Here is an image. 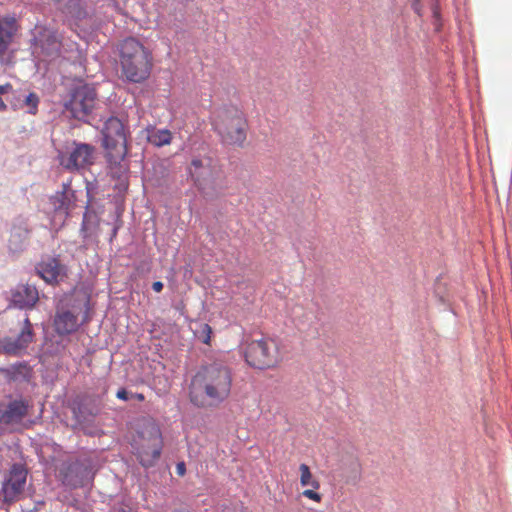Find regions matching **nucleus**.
<instances>
[{
  "mask_svg": "<svg viewBox=\"0 0 512 512\" xmlns=\"http://www.w3.org/2000/svg\"><path fill=\"white\" fill-rule=\"evenodd\" d=\"M29 229L24 220L13 222L7 240V248L10 254L16 255L24 251L28 245Z\"/></svg>",
  "mask_w": 512,
  "mask_h": 512,
  "instance_id": "f3484780",
  "label": "nucleus"
},
{
  "mask_svg": "<svg viewBox=\"0 0 512 512\" xmlns=\"http://www.w3.org/2000/svg\"><path fill=\"white\" fill-rule=\"evenodd\" d=\"M119 52L122 74L128 81L140 83L149 77L152 68L151 55L138 40H123Z\"/></svg>",
  "mask_w": 512,
  "mask_h": 512,
  "instance_id": "f03ea898",
  "label": "nucleus"
},
{
  "mask_svg": "<svg viewBox=\"0 0 512 512\" xmlns=\"http://www.w3.org/2000/svg\"><path fill=\"white\" fill-rule=\"evenodd\" d=\"M152 289L157 293L161 292L163 289V283L161 281L154 282L152 284Z\"/></svg>",
  "mask_w": 512,
  "mask_h": 512,
  "instance_id": "c756f323",
  "label": "nucleus"
},
{
  "mask_svg": "<svg viewBox=\"0 0 512 512\" xmlns=\"http://www.w3.org/2000/svg\"><path fill=\"white\" fill-rule=\"evenodd\" d=\"M39 300V292L36 286L31 284H18L10 291V305L13 307L30 310Z\"/></svg>",
  "mask_w": 512,
  "mask_h": 512,
  "instance_id": "2eb2a0df",
  "label": "nucleus"
},
{
  "mask_svg": "<svg viewBox=\"0 0 512 512\" xmlns=\"http://www.w3.org/2000/svg\"><path fill=\"white\" fill-rule=\"evenodd\" d=\"M86 302L84 299L65 298L56 307L53 319L55 332L60 335H69L78 330L83 321L79 316L83 312Z\"/></svg>",
  "mask_w": 512,
  "mask_h": 512,
  "instance_id": "423d86ee",
  "label": "nucleus"
},
{
  "mask_svg": "<svg viewBox=\"0 0 512 512\" xmlns=\"http://www.w3.org/2000/svg\"><path fill=\"white\" fill-rule=\"evenodd\" d=\"M432 12H433V17L435 19V25H436V28L438 29V21H439V12H438V8L436 6H433L432 7Z\"/></svg>",
  "mask_w": 512,
  "mask_h": 512,
  "instance_id": "7c9ffc66",
  "label": "nucleus"
},
{
  "mask_svg": "<svg viewBox=\"0 0 512 512\" xmlns=\"http://www.w3.org/2000/svg\"><path fill=\"white\" fill-rule=\"evenodd\" d=\"M57 8L66 16L82 20L86 17L87 12L82 8L80 0H54Z\"/></svg>",
  "mask_w": 512,
  "mask_h": 512,
  "instance_id": "aec40b11",
  "label": "nucleus"
},
{
  "mask_svg": "<svg viewBox=\"0 0 512 512\" xmlns=\"http://www.w3.org/2000/svg\"><path fill=\"white\" fill-rule=\"evenodd\" d=\"M137 456L142 466L154 465L162 451V437L159 427L152 421H147L138 432L134 441Z\"/></svg>",
  "mask_w": 512,
  "mask_h": 512,
  "instance_id": "39448f33",
  "label": "nucleus"
},
{
  "mask_svg": "<svg viewBox=\"0 0 512 512\" xmlns=\"http://www.w3.org/2000/svg\"><path fill=\"white\" fill-rule=\"evenodd\" d=\"M413 9L414 11L418 14V15H421L420 13V3H419V0H414L413 4Z\"/></svg>",
  "mask_w": 512,
  "mask_h": 512,
  "instance_id": "2f4dec72",
  "label": "nucleus"
},
{
  "mask_svg": "<svg viewBox=\"0 0 512 512\" xmlns=\"http://www.w3.org/2000/svg\"><path fill=\"white\" fill-rule=\"evenodd\" d=\"M354 471H355V473H358V471H359L358 463H354Z\"/></svg>",
  "mask_w": 512,
  "mask_h": 512,
  "instance_id": "72a5a7b5",
  "label": "nucleus"
},
{
  "mask_svg": "<svg viewBox=\"0 0 512 512\" xmlns=\"http://www.w3.org/2000/svg\"><path fill=\"white\" fill-rule=\"evenodd\" d=\"M61 40L56 30L36 25L32 30V54L38 61H50L60 54Z\"/></svg>",
  "mask_w": 512,
  "mask_h": 512,
  "instance_id": "0eeeda50",
  "label": "nucleus"
},
{
  "mask_svg": "<svg viewBox=\"0 0 512 512\" xmlns=\"http://www.w3.org/2000/svg\"><path fill=\"white\" fill-rule=\"evenodd\" d=\"M186 472V467L184 462H179L176 466V473L179 476H183Z\"/></svg>",
  "mask_w": 512,
  "mask_h": 512,
  "instance_id": "c85d7f7f",
  "label": "nucleus"
},
{
  "mask_svg": "<svg viewBox=\"0 0 512 512\" xmlns=\"http://www.w3.org/2000/svg\"><path fill=\"white\" fill-rule=\"evenodd\" d=\"M202 336L201 340L203 343L208 344L210 341L211 328L208 324H203L201 327Z\"/></svg>",
  "mask_w": 512,
  "mask_h": 512,
  "instance_id": "bb28decb",
  "label": "nucleus"
},
{
  "mask_svg": "<svg viewBox=\"0 0 512 512\" xmlns=\"http://www.w3.org/2000/svg\"><path fill=\"white\" fill-rule=\"evenodd\" d=\"M116 396H117V398L124 400V401L129 399V393L125 389L118 390Z\"/></svg>",
  "mask_w": 512,
  "mask_h": 512,
  "instance_id": "cd10ccee",
  "label": "nucleus"
},
{
  "mask_svg": "<svg viewBox=\"0 0 512 512\" xmlns=\"http://www.w3.org/2000/svg\"><path fill=\"white\" fill-rule=\"evenodd\" d=\"M213 126L222 140L229 144H242L246 139V121L243 113L235 107L219 110Z\"/></svg>",
  "mask_w": 512,
  "mask_h": 512,
  "instance_id": "7ed1b4c3",
  "label": "nucleus"
},
{
  "mask_svg": "<svg viewBox=\"0 0 512 512\" xmlns=\"http://www.w3.org/2000/svg\"><path fill=\"white\" fill-rule=\"evenodd\" d=\"M245 358L247 363L255 368L272 367L279 360L278 345L270 338L254 339L247 345Z\"/></svg>",
  "mask_w": 512,
  "mask_h": 512,
  "instance_id": "1a4fd4ad",
  "label": "nucleus"
},
{
  "mask_svg": "<svg viewBox=\"0 0 512 512\" xmlns=\"http://www.w3.org/2000/svg\"><path fill=\"white\" fill-rule=\"evenodd\" d=\"M12 90V86L9 83L0 85V111L6 110L7 106L2 100V96L8 94Z\"/></svg>",
  "mask_w": 512,
  "mask_h": 512,
  "instance_id": "a878e982",
  "label": "nucleus"
},
{
  "mask_svg": "<svg viewBox=\"0 0 512 512\" xmlns=\"http://www.w3.org/2000/svg\"><path fill=\"white\" fill-rule=\"evenodd\" d=\"M136 397L138 400L140 401H143L144 400V396L142 394H136Z\"/></svg>",
  "mask_w": 512,
  "mask_h": 512,
  "instance_id": "473e14b6",
  "label": "nucleus"
},
{
  "mask_svg": "<svg viewBox=\"0 0 512 512\" xmlns=\"http://www.w3.org/2000/svg\"><path fill=\"white\" fill-rule=\"evenodd\" d=\"M95 147L88 143L72 141L66 143L57 152L59 165L72 173H81L94 164Z\"/></svg>",
  "mask_w": 512,
  "mask_h": 512,
  "instance_id": "20e7f679",
  "label": "nucleus"
},
{
  "mask_svg": "<svg viewBox=\"0 0 512 512\" xmlns=\"http://www.w3.org/2000/svg\"><path fill=\"white\" fill-rule=\"evenodd\" d=\"M40 103V97L34 93L30 92L23 101V106L27 107V112L29 114L35 115L38 111V106Z\"/></svg>",
  "mask_w": 512,
  "mask_h": 512,
  "instance_id": "b1692460",
  "label": "nucleus"
},
{
  "mask_svg": "<svg viewBox=\"0 0 512 512\" xmlns=\"http://www.w3.org/2000/svg\"><path fill=\"white\" fill-rule=\"evenodd\" d=\"M188 171L198 190L204 196H213L217 186L218 170L212 158L208 156L194 157Z\"/></svg>",
  "mask_w": 512,
  "mask_h": 512,
  "instance_id": "6e6552de",
  "label": "nucleus"
},
{
  "mask_svg": "<svg viewBox=\"0 0 512 512\" xmlns=\"http://www.w3.org/2000/svg\"><path fill=\"white\" fill-rule=\"evenodd\" d=\"M37 274L49 284L62 281L66 276V267L57 258L48 257L36 266Z\"/></svg>",
  "mask_w": 512,
  "mask_h": 512,
  "instance_id": "a211bd4d",
  "label": "nucleus"
},
{
  "mask_svg": "<svg viewBox=\"0 0 512 512\" xmlns=\"http://www.w3.org/2000/svg\"><path fill=\"white\" fill-rule=\"evenodd\" d=\"M27 471L22 465L12 466L8 477L2 485V492L6 502H13L23 492L26 483Z\"/></svg>",
  "mask_w": 512,
  "mask_h": 512,
  "instance_id": "4468645a",
  "label": "nucleus"
},
{
  "mask_svg": "<svg viewBox=\"0 0 512 512\" xmlns=\"http://www.w3.org/2000/svg\"><path fill=\"white\" fill-rule=\"evenodd\" d=\"M29 404L22 398L0 402V424L15 426L22 423L28 414Z\"/></svg>",
  "mask_w": 512,
  "mask_h": 512,
  "instance_id": "ddd939ff",
  "label": "nucleus"
},
{
  "mask_svg": "<svg viewBox=\"0 0 512 512\" xmlns=\"http://www.w3.org/2000/svg\"><path fill=\"white\" fill-rule=\"evenodd\" d=\"M317 489H314L311 487V489H306L302 492V495L310 500H313L315 502H320L322 499V496L316 491Z\"/></svg>",
  "mask_w": 512,
  "mask_h": 512,
  "instance_id": "393cba45",
  "label": "nucleus"
},
{
  "mask_svg": "<svg viewBox=\"0 0 512 512\" xmlns=\"http://www.w3.org/2000/svg\"><path fill=\"white\" fill-rule=\"evenodd\" d=\"M300 470V483L302 486H309L314 489H319L320 483L319 481L312 475L310 468L306 464H301L299 467Z\"/></svg>",
  "mask_w": 512,
  "mask_h": 512,
  "instance_id": "5701e85b",
  "label": "nucleus"
},
{
  "mask_svg": "<svg viewBox=\"0 0 512 512\" xmlns=\"http://www.w3.org/2000/svg\"><path fill=\"white\" fill-rule=\"evenodd\" d=\"M34 340L32 324L26 316L23 326L16 336H5L0 339V352L10 356H22Z\"/></svg>",
  "mask_w": 512,
  "mask_h": 512,
  "instance_id": "9b49d317",
  "label": "nucleus"
},
{
  "mask_svg": "<svg viewBox=\"0 0 512 512\" xmlns=\"http://www.w3.org/2000/svg\"><path fill=\"white\" fill-rule=\"evenodd\" d=\"M147 140L156 147H162L170 144L172 134L168 129L152 128L147 131Z\"/></svg>",
  "mask_w": 512,
  "mask_h": 512,
  "instance_id": "4be33fe9",
  "label": "nucleus"
},
{
  "mask_svg": "<svg viewBox=\"0 0 512 512\" xmlns=\"http://www.w3.org/2000/svg\"><path fill=\"white\" fill-rule=\"evenodd\" d=\"M61 475L63 483L73 488L84 486L90 481V471L79 462L68 464Z\"/></svg>",
  "mask_w": 512,
  "mask_h": 512,
  "instance_id": "6ab92c4d",
  "label": "nucleus"
},
{
  "mask_svg": "<svg viewBox=\"0 0 512 512\" xmlns=\"http://www.w3.org/2000/svg\"><path fill=\"white\" fill-rule=\"evenodd\" d=\"M232 371L221 360H215L199 368L190 387V401L197 407H216L230 395Z\"/></svg>",
  "mask_w": 512,
  "mask_h": 512,
  "instance_id": "f257e3e1",
  "label": "nucleus"
},
{
  "mask_svg": "<svg viewBox=\"0 0 512 512\" xmlns=\"http://www.w3.org/2000/svg\"><path fill=\"white\" fill-rule=\"evenodd\" d=\"M16 31L14 18L0 19V54L6 51Z\"/></svg>",
  "mask_w": 512,
  "mask_h": 512,
  "instance_id": "412c9836",
  "label": "nucleus"
},
{
  "mask_svg": "<svg viewBox=\"0 0 512 512\" xmlns=\"http://www.w3.org/2000/svg\"><path fill=\"white\" fill-rule=\"evenodd\" d=\"M96 104V91L90 84L77 85L65 103V108L78 120H84L94 109Z\"/></svg>",
  "mask_w": 512,
  "mask_h": 512,
  "instance_id": "9d476101",
  "label": "nucleus"
},
{
  "mask_svg": "<svg viewBox=\"0 0 512 512\" xmlns=\"http://www.w3.org/2000/svg\"><path fill=\"white\" fill-rule=\"evenodd\" d=\"M103 145L106 149L116 150L118 155L126 152V134L123 123L116 117H109L102 129Z\"/></svg>",
  "mask_w": 512,
  "mask_h": 512,
  "instance_id": "f8f14e48",
  "label": "nucleus"
},
{
  "mask_svg": "<svg viewBox=\"0 0 512 512\" xmlns=\"http://www.w3.org/2000/svg\"><path fill=\"white\" fill-rule=\"evenodd\" d=\"M75 199V191L71 188L70 183L66 182L63 183L61 191H57L49 198L48 203L51 210L62 220L73 207Z\"/></svg>",
  "mask_w": 512,
  "mask_h": 512,
  "instance_id": "dca6fc26",
  "label": "nucleus"
}]
</instances>
